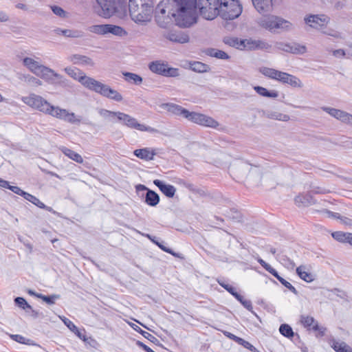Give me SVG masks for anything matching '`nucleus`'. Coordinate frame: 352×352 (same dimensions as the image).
<instances>
[{
	"mask_svg": "<svg viewBox=\"0 0 352 352\" xmlns=\"http://www.w3.org/2000/svg\"><path fill=\"white\" fill-rule=\"evenodd\" d=\"M196 0H162L157 6L155 18L160 21L185 22L195 16Z\"/></svg>",
	"mask_w": 352,
	"mask_h": 352,
	"instance_id": "f257e3e1",
	"label": "nucleus"
},
{
	"mask_svg": "<svg viewBox=\"0 0 352 352\" xmlns=\"http://www.w3.org/2000/svg\"><path fill=\"white\" fill-rule=\"evenodd\" d=\"M153 0H129V9L134 22H148L153 12Z\"/></svg>",
	"mask_w": 352,
	"mask_h": 352,
	"instance_id": "f03ea898",
	"label": "nucleus"
},
{
	"mask_svg": "<svg viewBox=\"0 0 352 352\" xmlns=\"http://www.w3.org/2000/svg\"><path fill=\"white\" fill-rule=\"evenodd\" d=\"M218 4V0H196L195 16L192 19H186L185 22H197L199 15L206 20L214 19L218 16L216 10Z\"/></svg>",
	"mask_w": 352,
	"mask_h": 352,
	"instance_id": "7ed1b4c3",
	"label": "nucleus"
},
{
	"mask_svg": "<svg viewBox=\"0 0 352 352\" xmlns=\"http://www.w3.org/2000/svg\"><path fill=\"white\" fill-rule=\"evenodd\" d=\"M216 10L218 16L224 20H234L239 17L243 10L242 5L238 0H218Z\"/></svg>",
	"mask_w": 352,
	"mask_h": 352,
	"instance_id": "20e7f679",
	"label": "nucleus"
},
{
	"mask_svg": "<svg viewBox=\"0 0 352 352\" xmlns=\"http://www.w3.org/2000/svg\"><path fill=\"white\" fill-rule=\"evenodd\" d=\"M21 100L32 109L51 116H53L56 107L51 104L42 96L35 94H30L27 96H23Z\"/></svg>",
	"mask_w": 352,
	"mask_h": 352,
	"instance_id": "39448f33",
	"label": "nucleus"
},
{
	"mask_svg": "<svg viewBox=\"0 0 352 352\" xmlns=\"http://www.w3.org/2000/svg\"><path fill=\"white\" fill-rule=\"evenodd\" d=\"M23 64L31 72L46 80H52L54 77L58 79L61 78V76L53 69L40 64V63L32 58H24L23 59Z\"/></svg>",
	"mask_w": 352,
	"mask_h": 352,
	"instance_id": "423d86ee",
	"label": "nucleus"
},
{
	"mask_svg": "<svg viewBox=\"0 0 352 352\" xmlns=\"http://www.w3.org/2000/svg\"><path fill=\"white\" fill-rule=\"evenodd\" d=\"M88 80L89 82L86 83L87 89L116 102L122 100V96L118 91L111 89L109 85L95 79H88Z\"/></svg>",
	"mask_w": 352,
	"mask_h": 352,
	"instance_id": "0eeeda50",
	"label": "nucleus"
},
{
	"mask_svg": "<svg viewBox=\"0 0 352 352\" xmlns=\"http://www.w3.org/2000/svg\"><path fill=\"white\" fill-rule=\"evenodd\" d=\"M148 69L154 74L165 77H178L180 75L178 68L169 67L167 62L154 60L148 64Z\"/></svg>",
	"mask_w": 352,
	"mask_h": 352,
	"instance_id": "6e6552de",
	"label": "nucleus"
},
{
	"mask_svg": "<svg viewBox=\"0 0 352 352\" xmlns=\"http://www.w3.org/2000/svg\"><path fill=\"white\" fill-rule=\"evenodd\" d=\"M98 7L96 8L97 13L104 17L109 18L118 12L121 8L120 0H96Z\"/></svg>",
	"mask_w": 352,
	"mask_h": 352,
	"instance_id": "1a4fd4ad",
	"label": "nucleus"
},
{
	"mask_svg": "<svg viewBox=\"0 0 352 352\" xmlns=\"http://www.w3.org/2000/svg\"><path fill=\"white\" fill-rule=\"evenodd\" d=\"M118 120L129 128L135 129L140 131L150 133H157L158 131L156 129L138 123L135 118L120 111L118 113Z\"/></svg>",
	"mask_w": 352,
	"mask_h": 352,
	"instance_id": "9d476101",
	"label": "nucleus"
},
{
	"mask_svg": "<svg viewBox=\"0 0 352 352\" xmlns=\"http://www.w3.org/2000/svg\"><path fill=\"white\" fill-rule=\"evenodd\" d=\"M188 116V120L201 126L215 129L219 125L212 117L203 113L192 111Z\"/></svg>",
	"mask_w": 352,
	"mask_h": 352,
	"instance_id": "9b49d317",
	"label": "nucleus"
},
{
	"mask_svg": "<svg viewBox=\"0 0 352 352\" xmlns=\"http://www.w3.org/2000/svg\"><path fill=\"white\" fill-rule=\"evenodd\" d=\"M52 117L72 124H80L82 120L80 116H76L74 113L69 112L67 109H62L58 106L56 107Z\"/></svg>",
	"mask_w": 352,
	"mask_h": 352,
	"instance_id": "f8f14e48",
	"label": "nucleus"
},
{
	"mask_svg": "<svg viewBox=\"0 0 352 352\" xmlns=\"http://www.w3.org/2000/svg\"><path fill=\"white\" fill-rule=\"evenodd\" d=\"M277 48L281 51L293 54H304L307 52V47L305 45L296 42L278 43Z\"/></svg>",
	"mask_w": 352,
	"mask_h": 352,
	"instance_id": "ddd939ff",
	"label": "nucleus"
},
{
	"mask_svg": "<svg viewBox=\"0 0 352 352\" xmlns=\"http://www.w3.org/2000/svg\"><path fill=\"white\" fill-rule=\"evenodd\" d=\"M321 109L329 113L331 116L341 121L342 122L352 126V114L335 108L322 107Z\"/></svg>",
	"mask_w": 352,
	"mask_h": 352,
	"instance_id": "4468645a",
	"label": "nucleus"
},
{
	"mask_svg": "<svg viewBox=\"0 0 352 352\" xmlns=\"http://www.w3.org/2000/svg\"><path fill=\"white\" fill-rule=\"evenodd\" d=\"M307 25L305 27V30L310 32L311 28H314L324 34L331 36L336 38L341 37V34L336 30L329 27V23H307Z\"/></svg>",
	"mask_w": 352,
	"mask_h": 352,
	"instance_id": "2eb2a0df",
	"label": "nucleus"
},
{
	"mask_svg": "<svg viewBox=\"0 0 352 352\" xmlns=\"http://www.w3.org/2000/svg\"><path fill=\"white\" fill-rule=\"evenodd\" d=\"M300 322L308 330L318 331L320 337L323 336L325 333L326 328L320 327L318 322L312 316L302 315L300 316Z\"/></svg>",
	"mask_w": 352,
	"mask_h": 352,
	"instance_id": "dca6fc26",
	"label": "nucleus"
},
{
	"mask_svg": "<svg viewBox=\"0 0 352 352\" xmlns=\"http://www.w3.org/2000/svg\"><path fill=\"white\" fill-rule=\"evenodd\" d=\"M245 50L254 51L258 50H267L271 45L263 40L252 38L245 39Z\"/></svg>",
	"mask_w": 352,
	"mask_h": 352,
	"instance_id": "f3484780",
	"label": "nucleus"
},
{
	"mask_svg": "<svg viewBox=\"0 0 352 352\" xmlns=\"http://www.w3.org/2000/svg\"><path fill=\"white\" fill-rule=\"evenodd\" d=\"M162 107L175 116H182L187 120L189 116L188 114L190 113L186 109L174 103H164L162 104Z\"/></svg>",
	"mask_w": 352,
	"mask_h": 352,
	"instance_id": "a211bd4d",
	"label": "nucleus"
},
{
	"mask_svg": "<svg viewBox=\"0 0 352 352\" xmlns=\"http://www.w3.org/2000/svg\"><path fill=\"white\" fill-rule=\"evenodd\" d=\"M164 36L169 41L178 43H186L189 41V36L187 34L174 30H171L164 34Z\"/></svg>",
	"mask_w": 352,
	"mask_h": 352,
	"instance_id": "6ab92c4d",
	"label": "nucleus"
},
{
	"mask_svg": "<svg viewBox=\"0 0 352 352\" xmlns=\"http://www.w3.org/2000/svg\"><path fill=\"white\" fill-rule=\"evenodd\" d=\"M64 70L69 76L78 80L86 88V83L89 82L88 79H94L93 78L85 76L82 72L76 67H65Z\"/></svg>",
	"mask_w": 352,
	"mask_h": 352,
	"instance_id": "aec40b11",
	"label": "nucleus"
},
{
	"mask_svg": "<svg viewBox=\"0 0 352 352\" xmlns=\"http://www.w3.org/2000/svg\"><path fill=\"white\" fill-rule=\"evenodd\" d=\"M69 61L74 65L93 67L94 61L89 56L81 54H72L67 57Z\"/></svg>",
	"mask_w": 352,
	"mask_h": 352,
	"instance_id": "412c9836",
	"label": "nucleus"
},
{
	"mask_svg": "<svg viewBox=\"0 0 352 352\" xmlns=\"http://www.w3.org/2000/svg\"><path fill=\"white\" fill-rule=\"evenodd\" d=\"M261 26L272 34H280L291 30L287 23H260Z\"/></svg>",
	"mask_w": 352,
	"mask_h": 352,
	"instance_id": "4be33fe9",
	"label": "nucleus"
},
{
	"mask_svg": "<svg viewBox=\"0 0 352 352\" xmlns=\"http://www.w3.org/2000/svg\"><path fill=\"white\" fill-rule=\"evenodd\" d=\"M279 82L289 85L292 87L301 88L303 86V84L298 78L283 72H282Z\"/></svg>",
	"mask_w": 352,
	"mask_h": 352,
	"instance_id": "5701e85b",
	"label": "nucleus"
},
{
	"mask_svg": "<svg viewBox=\"0 0 352 352\" xmlns=\"http://www.w3.org/2000/svg\"><path fill=\"white\" fill-rule=\"evenodd\" d=\"M153 184L159 188L160 191L166 197L172 198L174 197L176 188L170 184H166L160 179H155Z\"/></svg>",
	"mask_w": 352,
	"mask_h": 352,
	"instance_id": "b1692460",
	"label": "nucleus"
},
{
	"mask_svg": "<svg viewBox=\"0 0 352 352\" xmlns=\"http://www.w3.org/2000/svg\"><path fill=\"white\" fill-rule=\"evenodd\" d=\"M295 203L297 206H308L316 204V200L312 196V193L307 192L301 194L295 197Z\"/></svg>",
	"mask_w": 352,
	"mask_h": 352,
	"instance_id": "393cba45",
	"label": "nucleus"
},
{
	"mask_svg": "<svg viewBox=\"0 0 352 352\" xmlns=\"http://www.w3.org/2000/svg\"><path fill=\"white\" fill-rule=\"evenodd\" d=\"M133 154L141 160L150 161L153 160L154 156L156 155V152L151 148L146 147L135 150L133 151Z\"/></svg>",
	"mask_w": 352,
	"mask_h": 352,
	"instance_id": "a878e982",
	"label": "nucleus"
},
{
	"mask_svg": "<svg viewBox=\"0 0 352 352\" xmlns=\"http://www.w3.org/2000/svg\"><path fill=\"white\" fill-rule=\"evenodd\" d=\"M188 68L197 73H206L210 71L208 65L200 61H188Z\"/></svg>",
	"mask_w": 352,
	"mask_h": 352,
	"instance_id": "bb28decb",
	"label": "nucleus"
},
{
	"mask_svg": "<svg viewBox=\"0 0 352 352\" xmlns=\"http://www.w3.org/2000/svg\"><path fill=\"white\" fill-rule=\"evenodd\" d=\"M223 43L230 47L239 50H245V39H239L237 37L226 36L223 38Z\"/></svg>",
	"mask_w": 352,
	"mask_h": 352,
	"instance_id": "cd10ccee",
	"label": "nucleus"
},
{
	"mask_svg": "<svg viewBox=\"0 0 352 352\" xmlns=\"http://www.w3.org/2000/svg\"><path fill=\"white\" fill-rule=\"evenodd\" d=\"M255 9L260 13L267 12L272 6V0H252Z\"/></svg>",
	"mask_w": 352,
	"mask_h": 352,
	"instance_id": "c85d7f7f",
	"label": "nucleus"
},
{
	"mask_svg": "<svg viewBox=\"0 0 352 352\" xmlns=\"http://www.w3.org/2000/svg\"><path fill=\"white\" fill-rule=\"evenodd\" d=\"M145 203L152 207L156 206L160 202V196L152 190H148L145 195Z\"/></svg>",
	"mask_w": 352,
	"mask_h": 352,
	"instance_id": "c756f323",
	"label": "nucleus"
},
{
	"mask_svg": "<svg viewBox=\"0 0 352 352\" xmlns=\"http://www.w3.org/2000/svg\"><path fill=\"white\" fill-rule=\"evenodd\" d=\"M264 116L269 119L280 120L283 122H287L290 119L289 116L287 114L272 111L265 112Z\"/></svg>",
	"mask_w": 352,
	"mask_h": 352,
	"instance_id": "7c9ffc66",
	"label": "nucleus"
},
{
	"mask_svg": "<svg viewBox=\"0 0 352 352\" xmlns=\"http://www.w3.org/2000/svg\"><path fill=\"white\" fill-rule=\"evenodd\" d=\"M296 273L298 276L307 283H311L314 280L312 274L306 271V267L300 265L296 268Z\"/></svg>",
	"mask_w": 352,
	"mask_h": 352,
	"instance_id": "2f4dec72",
	"label": "nucleus"
},
{
	"mask_svg": "<svg viewBox=\"0 0 352 352\" xmlns=\"http://www.w3.org/2000/svg\"><path fill=\"white\" fill-rule=\"evenodd\" d=\"M261 72L265 76L279 81L282 72L275 69L263 67L261 69Z\"/></svg>",
	"mask_w": 352,
	"mask_h": 352,
	"instance_id": "473e14b6",
	"label": "nucleus"
},
{
	"mask_svg": "<svg viewBox=\"0 0 352 352\" xmlns=\"http://www.w3.org/2000/svg\"><path fill=\"white\" fill-rule=\"evenodd\" d=\"M61 151L63 154H65L67 157H68L69 159L75 161L77 163L82 164L83 162V159L82 156L75 152L74 151L69 149L66 147H63L61 148Z\"/></svg>",
	"mask_w": 352,
	"mask_h": 352,
	"instance_id": "72a5a7b5",
	"label": "nucleus"
},
{
	"mask_svg": "<svg viewBox=\"0 0 352 352\" xmlns=\"http://www.w3.org/2000/svg\"><path fill=\"white\" fill-rule=\"evenodd\" d=\"M330 20L329 17L323 14H307L304 18V22H327Z\"/></svg>",
	"mask_w": 352,
	"mask_h": 352,
	"instance_id": "f704fd0d",
	"label": "nucleus"
},
{
	"mask_svg": "<svg viewBox=\"0 0 352 352\" xmlns=\"http://www.w3.org/2000/svg\"><path fill=\"white\" fill-rule=\"evenodd\" d=\"M254 89L258 94L267 98H277L278 96V91L275 90L269 91L266 88L261 86H254Z\"/></svg>",
	"mask_w": 352,
	"mask_h": 352,
	"instance_id": "c9c22d12",
	"label": "nucleus"
},
{
	"mask_svg": "<svg viewBox=\"0 0 352 352\" xmlns=\"http://www.w3.org/2000/svg\"><path fill=\"white\" fill-rule=\"evenodd\" d=\"M206 54L211 57H215L222 60H227L230 58L229 55L224 51L213 48L208 49L206 51Z\"/></svg>",
	"mask_w": 352,
	"mask_h": 352,
	"instance_id": "e433bc0d",
	"label": "nucleus"
},
{
	"mask_svg": "<svg viewBox=\"0 0 352 352\" xmlns=\"http://www.w3.org/2000/svg\"><path fill=\"white\" fill-rule=\"evenodd\" d=\"M98 113L103 118L109 119L113 122L115 119L118 120V113H120V111H111L105 109H100L98 110Z\"/></svg>",
	"mask_w": 352,
	"mask_h": 352,
	"instance_id": "4c0bfd02",
	"label": "nucleus"
},
{
	"mask_svg": "<svg viewBox=\"0 0 352 352\" xmlns=\"http://www.w3.org/2000/svg\"><path fill=\"white\" fill-rule=\"evenodd\" d=\"M351 233L344 232L342 231L333 232L331 234L332 237L337 241L341 243H348L349 241V236Z\"/></svg>",
	"mask_w": 352,
	"mask_h": 352,
	"instance_id": "58836bf2",
	"label": "nucleus"
},
{
	"mask_svg": "<svg viewBox=\"0 0 352 352\" xmlns=\"http://www.w3.org/2000/svg\"><path fill=\"white\" fill-rule=\"evenodd\" d=\"M125 80L129 82H132L135 85H140L142 82V78L134 73L125 72L123 73Z\"/></svg>",
	"mask_w": 352,
	"mask_h": 352,
	"instance_id": "ea45409f",
	"label": "nucleus"
},
{
	"mask_svg": "<svg viewBox=\"0 0 352 352\" xmlns=\"http://www.w3.org/2000/svg\"><path fill=\"white\" fill-rule=\"evenodd\" d=\"M12 32L19 34L20 31L9 23H0V35L5 36Z\"/></svg>",
	"mask_w": 352,
	"mask_h": 352,
	"instance_id": "a19ab883",
	"label": "nucleus"
},
{
	"mask_svg": "<svg viewBox=\"0 0 352 352\" xmlns=\"http://www.w3.org/2000/svg\"><path fill=\"white\" fill-rule=\"evenodd\" d=\"M272 275L276 277L282 285L287 287L293 294L296 295L298 294V291L296 290V289L289 282L287 281L285 279L280 276L276 270H275V272H274Z\"/></svg>",
	"mask_w": 352,
	"mask_h": 352,
	"instance_id": "79ce46f5",
	"label": "nucleus"
},
{
	"mask_svg": "<svg viewBox=\"0 0 352 352\" xmlns=\"http://www.w3.org/2000/svg\"><path fill=\"white\" fill-rule=\"evenodd\" d=\"M333 349L336 352H352V349L344 342H333Z\"/></svg>",
	"mask_w": 352,
	"mask_h": 352,
	"instance_id": "37998d69",
	"label": "nucleus"
},
{
	"mask_svg": "<svg viewBox=\"0 0 352 352\" xmlns=\"http://www.w3.org/2000/svg\"><path fill=\"white\" fill-rule=\"evenodd\" d=\"M10 337L14 341L20 343V344H25V345H29V346H32V345H34V341L31 339H29V338H26L25 337H23V336L21 335H19V334H11L10 336Z\"/></svg>",
	"mask_w": 352,
	"mask_h": 352,
	"instance_id": "c03bdc74",
	"label": "nucleus"
},
{
	"mask_svg": "<svg viewBox=\"0 0 352 352\" xmlns=\"http://www.w3.org/2000/svg\"><path fill=\"white\" fill-rule=\"evenodd\" d=\"M108 33H111L116 36L126 35V32L121 27L117 25H108Z\"/></svg>",
	"mask_w": 352,
	"mask_h": 352,
	"instance_id": "a18cd8bd",
	"label": "nucleus"
},
{
	"mask_svg": "<svg viewBox=\"0 0 352 352\" xmlns=\"http://www.w3.org/2000/svg\"><path fill=\"white\" fill-rule=\"evenodd\" d=\"M280 333L286 338H292L294 336V331L292 328L287 324H283L279 328Z\"/></svg>",
	"mask_w": 352,
	"mask_h": 352,
	"instance_id": "49530a36",
	"label": "nucleus"
},
{
	"mask_svg": "<svg viewBox=\"0 0 352 352\" xmlns=\"http://www.w3.org/2000/svg\"><path fill=\"white\" fill-rule=\"evenodd\" d=\"M109 24L96 25L90 27V31L99 34H104L108 33Z\"/></svg>",
	"mask_w": 352,
	"mask_h": 352,
	"instance_id": "de8ad7c7",
	"label": "nucleus"
},
{
	"mask_svg": "<svg viewBox=\"0 0 352 352\" xmlns=\"http://www.w3.org/2000/svg\"><path fill=\"white\" fill-rule=\"evenodd\" d=\"M143 236H145L146 237L150 239L154 243H155L161 250L164 251L165 252L169 253L175 256H177V254L174 252L170 248L166 247L161 243H159L156 241H155L153 239L151 238V236L148 234H142Z\"/></svg>",
	"mask_w": 352,
	"mask_h": 352,
	"instance_id": "09e8293b",
	"label": "nucleus"
},
{
	"mask_svg": "<svg viewBox=\"0 0 352 352\" xmlns=\"http://www.w3.org/2000/svg\"><path fill=\"white\" fill-rule=\"evenodd\" d=\"M133 328L134 330L139 332L142 336H144L145 338L150 340L151 342H154V341L157 340V338L155 336H153L148 332L142 330L140 327L137 326L136 324H133Z\"/></svg>",
	"mask_w": 352,
	"mask_h": 352,
	"instance_id": "8fccbe9b",
	"label": "nucleus"
},
{
	"mask_svg": "<svg viewBox=\"0 0 352 352\" xmlns=\"http://www.w3.org/2000/svg\"><path fill=\"white\" fill-rule=\"evenodd\" d=\"M36 297L42 299L43 301L47 302V304L52 305L54 304L55 300L59 298V295L53 294L51 296H45L42 294H38Z\"/></svg>",
	"mask_w": 352,
	"mask_h": 352,
	"instance_id": "3c124183",
	"label": "nucleus"
},
{
	"mask_svg": "<svg viewBox=\"0 0 352 352\" xmlns=\"http://www.w3.org/2000/svg\"><path fill=\"white\" fill-rule=\"evenodd\" d=\"M24 199L28 200V201L31 202L34 205L36 206L39 208L44 207V204L42 201H41L35 196H34L28 192L26 193L25 196L24 197Z\"/></svg>",
	"mask_w": 352,
	"mask_h": 352,
	"instance_id": "603ef678",
	"label": "nucleus"
},
{
	"mask_svg": "<svg viewBox=\"0 0 352 352\" xmlns=\"http://www.w3.org/2000/svg\"><path fill=\"white\" fill-rule=\"evenodd\" d=\"M55 32L57 34L61 33L63 35L68 37H78L80 36V32L78 31H73L71 30H60L56 29Z\"/></svg>",
	"mask_w": 352,
	"mask_h": 352,
	"instance_id": "864d4df0",
	"label": "nucleus"
},
{
	"mask_svg": "<svg viewBox=\"0 0 352 352\" xmlns=\"http://www.w3.org/2000/svg\"><path fill=\"white\" fill-rule=\"evenodd\" d=\"M15 304L23 310L32 309V306L30 305L25 298L22 297H16L14 299Z\"/></svg>",
	"mask_w": 352,
	"mask_h": 352,
	"instance_id": "5fc2aeb1",
	"label": "nucleus"
},
{
	"mask_svg": "<svg viewBox=\"0 0 352 352\" xmlns=\"http://www.w3.org/2000/svg\"><path fill=\"white\" fill-rule=\"evenodd\" d=\"M238 340H239L238 344L243 346L244 348H245L252 352H260L251 343L245 340L244 339L241 338V339H238Z\"/></svg>",
	"mask_w": 352,
	"mask_h": 352,
	"instance_id": "6e6d98bb",
	"label": "nucleus"
},
{
	"mask_svg": "<svg viewBox=\"0 0 352 352\" xmlns=\"http://www.w3.org/2000/svg\"><path fill=\"white\" fill-rule=\"evenodd\" d=\"M52 10L56 15L59 16L63 19L67 17L68 13H67L63 9L58 6H52Z\"/></svg>",
	"mask_w": 352,
	"mask_h": 352,
	"instance_id": "4d7b16f0",
	"label": "nucleus"
},
{
	"mask_svg": "<svg viewBox=\"0 0 352 352\" xmlns=\"http://www.w3.org/2000/svg\"><path fill=\"white\" fill-rule=\"evenodd\" d=\"M257 261L266 271L270 272L271 274H272L274 272H275L276 270L274 269L270 264L266 263L262 258H258L257 259Z\"/></svg>",
	"mask_w": 352,
	"mask_h": 352,
	"instance_id": "13d9d810",
	"label": "nucleus"
},
{
	"mask_svg": "<svg viewBox=\"0 0 352 352\" xmlns=\"http://www.w3.org/2000/svg\"><path fill=\"white\" fill-rule=\"evenodd\" d=\"M280 261L282 263L288 268H294L295 267L294 262L287 256H283Z\"/></svg>",
	"mask_w": 352,
	"mask_h": 352,
	"instance_id": "bf43d9fd",
	"label": "nucleus"
},
{
	"mask_svg": "<svg viewBox=\"0 0 352 352\" xmlns=\"http://www.w3.org/2000/svg\"><path fill=\"white\" fill-rule=\"evenodd\" d=\"M8 189H10L14 193L22 196L23 198L27 193V192H25L24 190H21L19 187L16 186H10H10L8 187Z\"/></svg>",
	"mask_w": 352,
	"mask_h": 352,
	"instance_id": "052dcab7",
	"label": "nucleus"
},
{
	"mask_svg": "<svg viewBox=\"0 0 352 352\" xmlns=\"http://www.w3.org/2000/svg\"><path fill=\"white\" fill-rule=\"evenodd\" d=\"M65 324L73 332L77 331V327L68 318L62 319Z\"/></svg>",
	"mask_w": 352,
	"mask_h": 352,
	"instance_id": "680f3d73",
	"label": "nucleus"
},
{
	"mask_svg": "<svg viewBox=\"0 0 352 352\" xmlns=\"http://www.w3.org/2000/svg\"><path fill=\"white\" fill-rule=\"evenodd\" d=\"M329 192V190H327L326 189L320 187H315L311 190L312 194H326Z\"/></svg>",
	"mask_w": 352,
	"mask_h": 352,
	"instance_id": "e2e57ef3",
	"label": "nucleus"
},
{
	"mask_svg": "<svg viewBox=\"0 0 352 352\" xmlns=\"http://www.w3.org/2000/svg\"><path fill=\"white\" fill-rule=\"evenodd\" d=\"M333 55L336 57L341 58V57L345 56L346 54L343 50L339 49V50H333Z\"/></svg>",
	"mask_w": 352,
	"mask_h": 352,
	"instance_id": "0e129e2a",
	"label": "nucleus"
},
{
	"mask_svg": "<svg viewBox=\"0 0 352 352\" xmlns=\"http://www.w3.org/2000/svg\"><path fill=\"white\" fill-rule=\"evenodd\" d=\"M136 344L143 349L146 352H155L153 350H152L150 347H148L147 345L144 344L143 342L140 341H137Z\"/></svg>",
	"mask_w": 352,
	"mask_h": 352,
	"instance_id": "69168bd1",
	"label": "nucleus"
},
{
	"mask_svg": "<svg viewBox=\"0 0 352 352\" xmlns=\"http://www.w3.org/2000/svg\"><path fill=\"white\" fill-rule=\"evenodd\" d=\"M79 338H80L81 340H82L83 341H86L87 340V336L85 333V332H82L81 331H80L78 329V328L77 327V331H73Z\"/></svg>",
	"mask_w": 352,
	"mask_h": 352,
	"instance_id": "338daca9",
	"label": "nucleus"
},
{
	"mask_svg": "<svg viewBox=\"0 0 352 352\" xmlns=\"http://www.w3.org/2000/svg\"><path fill=\"white\" fill-rule=\"evenodd\" d=\"M324 212L327 213L329 217H332L335 219H341V216L339 213L333 212L328 210H324Z\"/></svg>",
	"mask_w": 352,
	"mask_h": 352,
	"instance_id": "774afa93",
	"label": "nucleus"
}]
</instances>
